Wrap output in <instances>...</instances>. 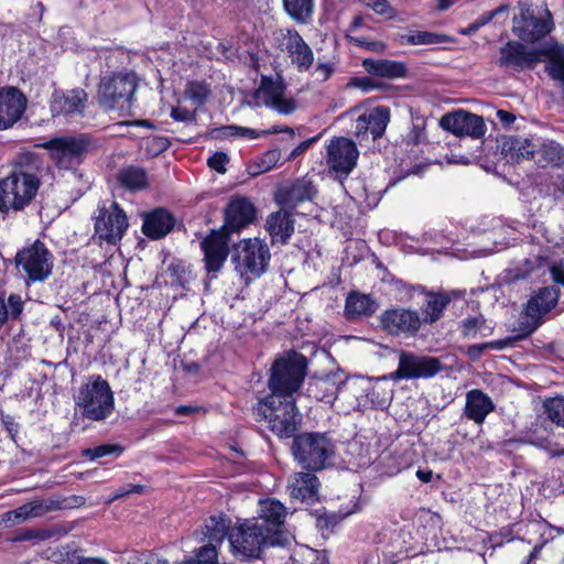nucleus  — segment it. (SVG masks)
Listing matches in <instances>:
<instances>
[{"instance_id":"27","label":"nucleus","mask_w":564,"mask_h":564,"mask_svg":"<svg viewBox=\"0 0 564 564\" xmlns=\"http://www.w3.org/2000/svg\"><path fill=\"white\" fill-rule=\"evenodd\" d=\"M494 409V402L481 390L474 389L467 392L464 413L469 420L481 424Z\"/></svg>"},{"instance_id":"3","label":"nucleus","mask_w":564,"mask_h":564,"mask_svg":"<svg viewBox=\"0 0 564 564\" xmlns=\"http://www.w3.org/2000/svg\"><path fill=\"white\" fill-rule=\"evenodd\" d=\"M82 415L91 421L107 419L113 410V394L109 383L100 376L90 377L75 397Z\"/></svg>"},{"instance_id":"10","label":"nucleus","mask_w":564,"mask_h":564,"mask_svg":"<svg viewBox=\"0 0 564 564\" xmlns=\"http://www.w3.org/2000/svg\"><path fill=\"white\" fill-rule=\"evenodd\" d=\"M234 261L239 274L251 280L265 272L270 251L267 243L260 239H245L236 246Z\"/></svg>"},{"instance_id":"37","label":"nucleus","mask_w":564,"mask_h":564,"mask_svg":"<svg viewBox=\"0 0 564 564\" xmlns=\"http://www.w3.org/2000/svg\"><path fill=\"white\" fill-rule=\"evenodd\" d=\"M377 307L378 305L369 295L351 293L346 300L345 310L350 317H355L371 315Z\"/></svg>"},{"instance_id":"31","label":"nucleus","mask_w":564,"mask_h":564,"mask_svg":"<svg viewBox=\"0 0 564 564\" xmlns=\"http://www.w3.org/2000/svg\"><path fill=\"white\" fill-rule=\"evenodd\" d=\"M362 66L369 74L388 79L404 77L406 72V68L402 63L389 59L365 58L362 61Z\"/></svg>"},{"instance_id":"59","label":"nucleus","mask_w":564,"mask_h":564,"mask_svg":"<svg viewBox=\"0 0 564 564\" xmlns=\"http://www.w3.org/2000/svg\"><path fill=\"white\" fill-rule=\"evenodd\" d=\"M279 160V152L276 150L268 151L262 159L261 172L271 170Z\"/></svg>"},{"instance_id":"29","label":"nucleus","mask_w":564,"mask_h":564,"mask_svg":"<svg viewBox=\"0 0 564 564\" xmlns=\"http://www.w3.org/2000/svg\"><path fill=\"white\" fill-rule=\"evenodd\" d=\"M284 506L275 499H265L260 501L259 522L270 529V534L274 533L284 522Z\"/></svg>"},{"instance_id":"32","label":"nucleus","mask_w":564,"mask_h":564,"mask_svg":"<svg viewBox=\"0 0 564 564\" xmlns=\"http://www.w3.org/2000/svg\"><path fill=\"white\" fill-rule=\"evenodd\" d=\"M308 395L318 400L330 403L338 392V386L335 377L332 375L314 378L308 382Z\"/></svg>"},{"instance_id":"19","label":"nucleus","mask_w":564,"mask_h":564,"mask_svg":"<svg viewBox=\"0 0 564 564\" xmlns=\"http://www.w3.org/2000/svg\"><path fill=\"white\" fill-rule=\"evenodd\" d=\"M205 267L208 272H217L228 257V237L223 231H212L200 242Z\"/></svg>"},{"instance_id":"39","label":"nucleus","mask_w":564,"mask_h":564,"mask_svg":"<svg viewBox=\"0 0 564 564\" xmlns=\"http://www.w3.org/2000/svg\"><path fill=\"white\" fill-rule=\"evenodd\" d=\"M285 12L296 22L307 23L314 12V0H282Z\"/></svg>"},{"instance_id":"1","label":"nucleus","mask_w":564,"mask_h":564,"mask_svg":"<svg viewBox=\"0 0 564 564\" xmlns=\"http://www.w3.org/2000/svg\"><path fill=\"white\" fill-rule=\"evenodd\" d=\"M545 37H524L523 41H509L501 48L499 63L502 66L530 68L539 62L546 63L549 76L564 83V46Z\"/></svg>"},{"instance_id":"25","label":"nucleus","mask_w":564,"mask_h":564,"mask_svg":"<svg viewBox=\"0 0 564 564\" xmlns=\"http://www.w3.org/2000/svg\"><path fill=\"white\" fill-rule=\"evenodd\" d=\"M254 219V207L247 198L232 199L226 209V227L237 231Z\"/></svg>"},{"instance_id":"12","label":"nucleus","mask_w":564,"mask_h":564,"mask_svg":"<svg viewBox=\"0 0 564 564\" xmlns=\"http://www.w3.org/2000/svg\"><path fill=\"white\" fill-rule=\"evenodd\" d=\"M359 151L345 137L333 138L326 149V164L337 176H347L356 166Z\"/></svg>"},{"instance_id":"48","label":"nucleus","mask_w":564,"mask_h":564,"mask_svg":"<svg viewBox=\"0 0 564 564\" xmlns=\"http://www.w3.org/2000/svg\"><path fill=\"white\" fill-rule=\"evenodd\" d=\"M208 94L209 89L207 85L202 82H189L184 89L185 98L192 101L196 107L205 104Z\"/></svg>"},{"instance_id":"8","label":"nucleus","mask_w":564,"mask_h":564,"mask_svg":"<svg viewBox=\"0 0 564 564\" xmlns=\"http://www.w3.org/2000/svg\"><path fill=\"white\" fill-rule=\"evenodd\" d=\"M270 536V529L254 519L245 521L228 534L234 554L241 557H258Z\"/></svg>"},{"instance_id":"26","label":"nucleus","mask_w":564,"mask_h":564,"mask_svg":"<svg viewBox=\"0 0 564 564\" xmlns=\"http://www.w3.org/2000/svg\"><path fill=\"white\" fill-rule=\"evenodd\" d=\"M55 509L53 501L33 500L2 516V521L11 525L22 523L32 518H40Z\"/></svg>"},{"instance_id":"36","label":"nucleus","mask_w":564,"mask_h":564,"mask_svg":"<svg viewBox=\"0 0 564 564\" xmlns=\"http://www.w3.org/2000/svg\"><path fill=\"white\" fill-rule=\"evenodd\" d=\"M288 48L292 63L295 64L300 70H306L312 65L314 58L313 52L303 41V37H290Z\"/></svg>"},{"instance_id":"22","label":"nucleus","mask_w":564,"mask_h":564,"mask_svg":"<svg viewBox=\"0 0 564 564\" xmlns=\"http://www.w3.org/2000/svg\"><path fill=\"white\" fill-rule=\"evenodd\" d=\"M390 121V111L386 107H377L371 111L360 115L354 124L355 134L361 142L368 133L372 140L381 138Z\"/></svg>"},{"instance_id":"49","label":"nucleus","mask_w":564,"mask_h":564,"mask_svg":"<svg viewBox=\"0 0 564 564\" xmlns=\"http://www.w3.org/2000/svg\"><path fill=\"white\" fill-rule=\"evenodd\" d=\"M547 417L557 425L564 426V398L557 397L544 402Z\"/></svg>"},{"instance_id":"43","label":"nucleus","mask_w":564,"mask_h":564,"mask_svg":"<svg viewBox=\"0 0 564 564\" xmlns=\"http://www.w3.org/2000/svg\"><path fill=\"white\" fill-rule=\"evenodd\" d=\"M23 301L19 294H10L8 301L0 295V327L3 326L9 318H18L23 311Z\"/></svg>"},{"instance_id":"52","label":"nucleus","mask_w":564,"mask_h":564,"mask_svg":"<svg viewBox=\"0 0 564 564\" xmlns=\"http://www.w3.org/2000/svg\"><path fill=\"white\" fill-rule=\"evenodd\" d=\"M505 347H506V341H503V340L488 341L485 344H475L467 348L466 354L471 360H477L480 358L484 350L487 348L500 350V349H503Z\"/></svg>"},{"instance_id":"24","label":"nucleus","mask_w":564,"mask_h":564,"mask_svg":"<svg viewBox=\"0 0 564 564\" xmlns=\"http://www.w3.org/2000/svg\"><path fill=\"white\" fill-rule=\"evenodd\" d=\"M319 481L308 473H295L288 480V490L291 498L302 502L313 503L318 499Z\"/></svg>"},{"instance_id":"62","label":"nucleus","mask_w":564,"mask_h":564,"mask_svg":"<svg viewBox=\"0 0 564 564\" xmlns=\"http://www.w3.org/2000/svg\"><path fill=\"white\" fill-rule=\"evenodd\" d=\"M314 140L315 139H310V140L301 142L296 148H294L292 150L289 159H295L296 156H299L300 154L305 152L308 149V147L314 142Z\"/></svg>"},{"instance_id":"30","label":"nucleus","mask_w":564,"mask_h":564,"mask_svg":"<svg viewBox=\"0 0 564 564\" xmlns=\"http://www.w3.org/2000/svg\"><path fill=\"white\" fill-rule=\"evenodd\" d=\"M267 226L273 242L285 243L294 231V221L285 210L272 214Z\"/></svg>"},{"instance_id":"46","label":"nucleus","mask_w":564,"mask_h":564,"mask_svg":"<svg viewBox=\"0 0 564 564\" xmlns=\"http://www.w3.org/2000/svg\"><path fill=\"white\" fill-rule=\"evenodd\" d=\"M451 302V299L445 293H431L427 295V302L425 306L426 317L431 323L437 321L441 317L443 310Z\"/></svg>"},{"instance_id":"58","label":"nucleus","mask_w":564,"mask_h":564,"mask_svg":"<svg viewBox=\"0 0 564 564\" xmlns=\"http://www.w3.org/2000/svg\"><path fill=\"white\" fill-rule=\"evenodd\" d=\"M356 42L359 46L366 47L372 51H383L384 44L380 41H373L370 37H357Z\"/></svg>"},{"instance_id":"21","label":"nucleus","mask_w":564,"mask_h":564,"mask_svg":"<svg viewBox=\"0 0 564 564\" xmlns=\"http://www.w3.org/2000/svg\"><path fill=\"white\" fill-rule=\"evenodd\" d=\"M557 300V290L549 286L540 290V292L528 302L525 307V318L529 321V325L525 328L527 335L536 329L541 317L556 305Z\"/></svg>"},{"instance_id":"5","label":"nucleus","mask_w":564,"mask_h":564,"mask_svg":"<svg viewBox=\"0 0 564 564\" xmlns=\"http://www.w3.org/2000/svg\"><path fill=\"white\" fill-rule=\"evenodd\" d=\"M137 86L133 73L104 76L98 88V102L107 110H130Z\"/></svg>"},{"instance_id":"35","label":"nucleus","mask_w":564,"mask_h":564,"mask_svg":"<svg viewBox=\"0 0 564 564\" xmlns=\"http://www.w3.org/2000/svg\"><path fill=\"white\" fill-rule=\"evenodd\" d=\"M510 4L502 3L491 11L484 12L480 14L468 28L460 31L462 35H468L471 32H476L479 28L494 22L495 24H501L502 26L509 19Z\"/></svg>"},{"instance_id":"44","label":"nucleus","mask_w":564,"mask_h":564,"mask_svg":"<svg viewBox=\"0 0 564 564\" xmlns=\"http://www.w3.org/2000/svg\"><path fill=\"white\" fill-rule=\"evenodd\" d=\"M119 181L122 186L132 191L142 189L148 184L144 170L134 166L123 169L119 174Z\"/></svg>"},{"instance_id":"60","label":"nucleus","mask_w":564,"mask_h":564,"mask_svg":"<svg viewBox=\"0 0 564 564\" xmlns=\"http://www.w3.org/2000/svg\"><path fill=\"white\" fill-rule=\"evenodd\" d=\"M551 275L555 283L564 285V260L551 267Z\"/></svg>"},{"instance_id":"56","label":"nucleus","mask_w":564,"mask_h":564,"mask_svg":"<svg viewBox=\"0 0 564 564\" xmlns=\"http://www.w3.org/2000/svg\"><path fill=\"white\" fill-rule=\"evenodd\" d=\"M171 117L176 121H192L195 118V111L176 106L172 109Z\"/></svg>"},{"instance_id":"54","label":"nucleus","mask_w":564,"mask_h":564,"mask_svg":"<svg viewBox=\"0 0 564 564\" xmlns=\"http://www.w3.org/2000/svg\"><path fill=\"white\" fill-rule=\"evenodd\" d=\"M218 552L215 543L202 546L196 553L197 564H217Z\"/></svg>"},{"instance_id":"63","label":"nucleus","mask_w":564,"mask_h":564,"mask_svg":"<svg viewBox=\"0 0 564 564\" xmlns=\"http://www.w3.org/2000/svg\"><path fill=\"white\" fill-rule=\"evenodd\" d=\"M454 3V0H435V9L443 12L448 10Z\"/></svg>"},{"instance_id":"64","label":"nucleus","mask_w":564,"mask_h":564,"mask_svg":"<svg viewBox=\"0 0 564 564\" xmlns=\"http://www.w3.org/2000/svg\"><path fill=\"white\" fill-rule=\"evenodd\" d=\"M417 478L423 482H430L433 478V471L430 469H417L416 471Z\"/></svg>"},{"instance_id":"55","label":"nucleus","mask_w":564,"mask_h":564,"mask_svg":"<svg viewBox=\"0 0 564 564\" xmlns=\"http://www.w3.org/2000/svg\"><path fill=\"white\" fill-rule=\"evenodd\" d=\"M229 162L228 155L224 152L214 153L207 161L208 166L218 173L226 172V164Z\"/></svg>"},{"instance_id":"45","label":"nucleus","mask_w":564,"mask_h":564,"mask_svg":"<svg viewBox=\"0 0 564 564\" xmlns=\"http://www.w3.org/2000/svg\"><path fill=\"white\" fill-rule=\"evenodd\" d=\"M267 131H258L251 128L247 127H240V126H225L219 129L215 130V137L216 138H243V139H258L262 135H265Z\"/></svg>"},{"instance_id":"34","label":"nucleus","mask_w":564,"mask_h":564,"mask_svg":"<svg viewBox=\"0 0 564 564\" xmlns=\"http://www.w3.org/2000/svg\"><path fill=\"white\" fill-rule=\"evenodd\" d=\"M533 160L540 166L563 164L564 149L554 141L542 142L535 145Z\"/></svg>"},{"instance_id":"11","label":"nucleus","mask_w":564,"mask_h":564,"mask_svg":"<svg viewBox=\"0 0 564 564\" xmlns=\"http://www.w3.org/2000/svg\"><path fill=\"white\" fill-rule=\"evenodd\" d=\"M263 414L269 427L280 438H290L299 430L302 416L296 409L295 399H278L270 403L268 397L262 400Z\"/></svg>"},{"instance_id":"4","label":"nucleus","mask_w":564,"mask_h":564,"mask_svg":"<svg viewBox=\"0 0 564 564\" xmlns=\"http://www.w3.org/2000/svg\"><path fill=\"white\" fill-rule=\"evenodd\" d=\"M39 177L29 171L18 170L0 180V210H22L35 197Z\"/></svg>"},{"instance_id":"6","label":"nucleus","mask_w":564,"mask_h":564,"mask_svg":"<svg viewBox=\"0 0 564 564\" xmlns=\"http://www.w3.org/2000/svg\"><path fill=\"white\" fill-rule=\"evenodd\" d=\"M292 454L304 468L313 471L321 470L332 458L334 445L324 434L303 433L294 437Z\"/></svg>"},{"instance_id":"7","label":"nucleus","mask_w":564,"mask_h":564,"mask_svg":"<svg viewBox=\"0 0 564 564\" xmlns=\"http://www.w3.org/2000/svg\"><path fill=\"white\" fill-rule=\"evenodd\" d=\"M54 257L40 240L20 250L15 256V265L26 285L43 282L53 271Z\"/></svg>"},{"instance_id":"38","label":"nucleus","mask_w":564,"mask_h":564,"mask_svg":"<svg viewBox=\"0 0 564 564\" xmlns=\"http://www.w3.org/2000/svg\"><path fill=\"white\" fill-rule=\"evenodd\" d=\"M316 191L311 182L306 180L296 181L288 191L285 205L295 208L300 203L311 200Z\"/></svg>"},{"instance_id":"40","label":"nucleus","mask_w":564,"mask_h":564,"mask_svg":"<svg viewBox=\"0 0 564 564\" xmlns=\"http://www.w3.org/2000/svg\"><path fill=\"white\" fill-rule=\"evenodd\" d=\"M229 521L225 516H212L205 524L203 534L210 543H221L227 535Z\"/></svg>"},{"instance_id":"53","label":"nucleus","mask_w":564,"mask_h":564,"mask_svg":"<svg viewBox=\"0 0 564 564\" xmlns=\"http://www.w3.org/2000/svg\"><path fill=\"white\" fill-rule=\"evenodd\" d=\"M362 4L370 8L375 13L391 19L394 15V9L388 0H360Z\"/></svg>"},{"instance_id":"28","label":"nucleus","mask_w":564,"mask_h":564,"mask_svg":"<svg viewBox=\"0 0 564 564\" xmlns=\"http://www.w3.org/2000/svg\"><path fill=\"white\" fill-rule=\"evenodd\" d=\"M174 226V219L164 209H156L147 215L142 226L145 236L152 239H160L167 235Z\"/></svg>"},{"instance_id":"18","label":"nucleus","mask_w":564,"mask_h":564,"mask_svg":"<svg viewBox=\"0 0 564 564\" xmlns=\"http://www.w3.org/2000/svg\"><path fill=\"white\" fill-rule=\"evenodd\" d=\"M26 98L14 87L0 88V130L11 128L23 115Z\"/></svg>"},{"instance_id":"33","label":"nucleus","mask_w":564,"mask_h":564,"mask_svg":"<svg viewBox=\"0 0 564 564\" xmlns=\"http://www.w3.org/2000/svg\"><path fill=\"white\" fill-rule=\"evenodd\" d=\"M502 151L509 161L518 162L520 160L533 159L535 144L529 139L513 137L503 142Z\"/></svg>"},{"instance_id":"23","label":"nucleus","mask_w":564,"mask_h":564,"mask_svg":"<svg viewBox=\"0 0 564 564\" xmlns=\"http://www.w3.org/2000/svg\"><path fill=\"white\" fill-rule=\"evenodd\" d=\"M87 94L80 88L70 91H54L51 97V111L53 116L79 115L85 108Z\"/></svg>"},{"instance_id":"20","label":"nucleus","mask_w":564,"mask_h":564,"mask_svg":"<svg viewBox=\"0 0 564 564\" xmlns=\"http://www.w3.org/2000/svg\"><path fill=\"white\" fill-rule=\"evenodd\" d=\"M380 324L389 334L415 333L421 326V318L415 311L395 308L382 313Z\"/></svg>"},{"instance_id":"61","label":"nucleus","mask_w":564,"mask_h":564,"mask_svg":"<svg viewBox=\"0 0 564 564\" xmlns=\"http://www.w3.org/2000/svg\"><path fill=\"white\" fill-rule=\"evenodd\" d=\"M333 72H334V69H333L332 65H329V64H319L315 68L314 75L316 76V80L325 82L326 79H328L330 77Z\"/></svg>"},{"instance_id":"15","label":"nucleus","mask_w":564,"mask_h":564,"mask_svg":"<svg viewBox=\"0 0 564 564\" xmlns=\"http://www.w3.org/2000/svg\"><path fill=\"white\" fill-rule=\"evenodd\" d=\"M257 98L262 105L281 115H291L296 109V101L286 95L281 79L262 77Z\"/></svg>"},{"instance_id":"13","label":"nucleus","mask_w":564,"mask_h":564,"mask_svg":"<svg viewBox=\"0 0 564 564\" xmlns=\"http://www.w3.org/2000/svg\"><path fill=\"white\" fill-rule=\"evenodd\" d=\"M128 228V219L116 202L99 208V216L95 224L96 235L100 240L115 245L120 240Z\"/></svg>"},{"instance_id":"2","label":"nucleus","mask_w":564,"mask_h":564,"mask_svg":"<svg viewBox=\"0 0 564 564\" xmlns=\"http://www.w3.org/2000/svg\"><path fill=\"white\" fill-rule=\"evenodd\" d=\"M305 358L296 352H289L276 359L271 368V376L268 382L271 394L268 395L270 403L278 399H294L305 378Z\"/></svg>"},{"instance_id":"47","label":"nucleus","mask_w":564,"mask_h":564,"mask_svg":"<svg viewBox=\"0 0 564 564\" xmlns=\"http://www.w3.org/2000/svg\"><path fill=\"white\" fill-rule=\"evenodd\" d=\"M166 278L171 284L185 288L192 280L191 271L181 262H172L166 270Z\"/></svg>"},{"instance_id":"17","label":"nucleus","mask_w":564,"mask_h":564,"mask_svg":"<svg viewBox=\"0 0 564 564\" xmlns=\"http://www.w3.org/2000/svg\"><path fill=\"white\" fill-rule=\"evenodd\" d=\"M89 143L84 138L62 137L45 144L52 159L61 169H69L87 151Z\"/></svg>"},{"instance_id":"42","label":"nucleus","mask_w":564,"mask_h":564,"mask_svg":"<svg viewBox=\"0 0 564 564\" xmlns=\"http://www.w3.org/2000/svg\"><path fill=\"white\" fill-rule=\"evenodd\" d=\"M362 391L366 392V397L369 399L372 406L378 409H386L392 400V390L380 382L368 384Z\"/></svg>"},{"instance_id":"41","label":"nucleus","mask_w":564,"mask_h":564,"mask_svg":"<svg viewBox=\"0 0 564 564\" xmlns=\"http://www.w3.org/2000/svg\"><path fill=\"white\" fill-rule=\"evenodd\" d=\"M285 564H328V560L324 552L300 545Z\"/></svg>"},{"instance_id":"57","label":"nucleus","mask_w":564,"mask_h":564,"mask_svg":"<svg viewBox=\"0 0 564 564\" xmlns=\"http://www.w3.org/2000/svg\"><path fill=\"white\" fill-rule=\"evenodd\" d=\"M409 45H429L444 43L448 37H404Z\"/></svg>"},{"instance_id":"50","label":"nucleus","mask_w":564,"mask_h":564,"mask_svg":"<svg viewBox=\"0 0 564 564\" xmlns=\"http://www.w3.org/2000/svg\"><path fill=\"white\" fill-rule=\"evenodd\" d=\"M485 319L482 317H468L462 323V333L465 337L476 338L478 335L486 336Z\"/></svg>"},{"instance_id":"9","label":"nucleus","mask_w":564,"mask_h":564,"mask_svg":"<svg viewBox=\"0 0 564 564\" xmlns=\"http://www.w3.org/2000/svg\"><path fill=\"white\" fill-rule=\"evenodd\" d=\"M518 13L512 17L514 35H550L554 21L547 7L534 6L528 1H518Z\"/></svg>"},{"instance_id":"16","label":"nucleus","mask_w":564,"mask_h":564,"mask_svg":"<svg viewBox=\"0 0 564 564\" xmlns=\"http://www.w3.org/2000/svg\"><path fill=\"white\" fill-rule=\"evenodd\" d=\"M440 126L455 135L475 139L481 138L487 130L480 116L462 109L444 115L440 119Z\"/></svg>"},{"instance_id":"51","label":"nucleus","mask_w":564,"mask_h":564,"mask_svg":"<svg viewBox=\"0 0 564 564\" xmlns=\"http://www.w3.org/2000/svg\"><path fill=\"white\" fill-rule=\"evenodd\" d=\"M121 453V448L116 445L104 444L96 446L94 448L84 449L83 455L91 460L97 458H101L111 454L119 455Z\"/></svg>"},{"instance_id":"14","label":"nucleus","mask_w":564,"mask_h":564,"mask_svg":"<svg viewBox=\"0 0 564 564\" xmlns=\"http://www.w3.org/2000/svg\"><path fill=\"white\" fill-rule=\"evenodd\" d=\"M440 370L441 362L437 358L401 351L398 369L390 373V378L392 380L430 378Z\"/></svg>"}]
</instances>
